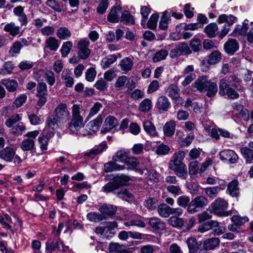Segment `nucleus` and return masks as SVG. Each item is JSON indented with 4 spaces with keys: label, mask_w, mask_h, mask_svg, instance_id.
<instances>
[{
    "label": "nucleus",
    "mask_w": 253,
    "mask_h": 253,
    "mask_svg": "<svg viewBox=\"0 0 253 253\" xmlns=\"http://www.w3.org/2000/svg\"><path fill=\"white\" fill-rule=\"evenodd\" d=\"M125 165L127 167V169H134L139 164L136 158L128 156L127 158L124 162Z\"/></svg>",
    "instance_id": "obj_52"
},
{
    "label": "nucleus",
    "mask_w": 253,
    "mask_h": 253,
    "mask_svg": "<svg viewBox=\"0 0 253 253\" xmlns=\"http://www.w3.org/2000/svg\"><path fill=\"white\" fill-rule=\"evenodd\" d=\"M20 148L23 151H30L35 149V141L32 138L24 139L20 144Z\"/></svg>",
    "instance_id": "obj_31"
},
{
    "label": "nucleus",
    "mask_w": 253,
    "mask_h": 253,
    "mask_svg": "<svg viewBox=\"0 0 253 253\" xmlns=\"http://www.w3.org/2000/svg\"><path fill=\"white\" fill-rule=\"evenodd\" d=\"M144 218L139 215H135L131 219L124 223V225L127 227L136 226L139 228H145L146 223L143 221Z\"/></svg>",
    "instance_id": "obj_18"
},
{
    "label": "nucleus",
    "mask_w": 253,
    "mask_h": 253,
    "mask_svg": "<svg viewBox=\"0 0 253 253\" xmlns=\"http://www.w3.org/2000/svg\"><path fill=\"white\" fill-rule=\"evenodd\" d=\"M148 223L152 228L157 232L164 230L166 227V223L160 218L156 217L150 218Z\"/></svg>",
    "instance_id": "obj_16"
},
{
    "label": "nucleus",
    "mask_w": 253,
    "mask_h": 253,
    "mask_svg": "<svg viewBox=\"0 0 253 253\" xmlns=\"http://www.w3.org/2000/svg\"><path fill=\"white\" fill-rule=\"evenodd\" d=\"M47 90L44 83H40L37 87L36 96L39 98L37 105L40 107L43 106L47 101Z\"/></svg>",
    "instance_id": "obj_9"
},
{
    "label": "nucleus",
    "mask_w": 253,
    "mask_h": 253,
    "mask_svg": "<svg viewBox=\"0 0 253 253\" xmlns=\"http://www.w3.org/2000/svg\"><path fill=\"white\" fill-rule=\"evenodd\" d=\"M118 226V223L116 221L108 222L105 224L104 226H100L96 228L95 233L100 236H104L106 238L109 237H112V230Z\"/></svg>",
    "instance_id": "obj_8"
},
{
    "label": "nucleus",
    "mask_w": 253,
    "mask_h": 253,
    "mask_svg": "<svg viewBox=\"0 0 253 253\" xmlns=\"http://www.w3.org/2000/svg\"><path fill=\"white\" fill-rule=\"evenodd\" d=\"M152 107L151 100L149 98L144 99L139 105V110L143 113H147Z\"/></svg>",
    "instance_id": "obj_43"
},
{
    "label": "nucleus",
    "mask_w": 253,
    "mask_h": 253,
    "mask_svg": "<svg viewBox=\"0 0 253 253\" xmlns=\"http://www.w3.org/2000/svg\"><path fill=\"white\" fill-rule=\"evenodd\" d=\"M191 53L192 51L187 44L180 43L170 50L169 56L171 58H175L177 56L190 54Z\"/></svg>",
    "instance_id": "obj_11"
},
{
    "label": "nucleus",
    "mask_w": 253,
    "mask_h": 253,
    "mask_svg": "<svg viewBox=\"0 0 253 253\" xmlns=\"http://www.w3.org/2000/svg\"><path fill=\"white\" fill-rule=\"evenodd\" d=\"M220 242L218 238H209L204 241L203 248L206 250H212L219 246Z\"/></svg>",
    "instance_id": "obj_23"
},
{
    "label": "nucleus",
    "mask_w": 253,
    "mask_h": 253,
    "mask_svg": "<svg viewBox=\"0 0 253 253\" xmlns=\"http://www.w3.org/2000/svg\"><path fill=\"white\" fill-rule=\"evenodd\" d=\"M121 20L126 23L133 24L134 23V19L128 11H124L121 15Z\"/></svg>",
    "instance_id": "obj_59"
},
{
    "label": "nucleus",
    "mask_w": 253,
    "mask_h": 253,
    "mask_svg": "<svg viewBox=\"0 0 253 253\" xmlns=\"http://www.w3.org/2000/svg\"><path fill=\"white\" fill-rule=\"evenodd\" d=\"M218 155L220 159L222 162L230 164H236L239 158L235 152L230 149L224 150L221 151Z\"/></svg>",
    "instance_id": "obj_10"
},
{
    "label": "nucleus",
    "mask_w": 253,
    "mask_h": 253,
    "mask_svg": "<svg viewBox=\"0 0 253 253\" xmlns=\"http://www.w3.org/2000/svg\"><path fill=\"white\" fill-rule=\"evenodd\" d=\"M168 55V51L166 49H161L156 52L154 55L152 60L155 63L165 60Z\"/></svg>",
    "instance_id": "obj_51"
},
{
    "label": "nucleus",
    "mask_w": 253,
    "mask_h": 253,
    "mask_svg": "<svg viewBox=\"0 0 253 253\" xmlns=\"http://www.w3.org/2000/svg\"><path fill=\"white\" fill-rule=\"evenodd\" d=\"M225 51L228 54L233 55L238 50L239 44L237 41L233 39H229L223 46Z\"/></svg>",
    "instance_id": "obj_14"
},
{
    "label": "nucleus",
    "mask_w": 253,
    "mask_h": 253,
    "mask_svg": "<svg viewBox=\"0 0 253 253\" xmlns=\"http://www.w3.org/2000/svg\"><path fill=\"white\" fill-rule=\"evenodd\" d=\"M195 87L201 92H207V95L211 97L217 91V86L215 83L208 80L207 76L199 78L195 83Z\"/></svg>",
    "instance_id": "obj_4"
},
{
    "label": "nucleus",
    "mask_w": 253,
    "mask_h": 253,
    "mask_svg": "<svg viewBox=\"0 0 253 253\" xmlns=\"http://www.w3.org/2000/svg\"><path fill=\"white\" fill-rule=\"evenodd\" d=\"M184 107L188 111L192 110L194 113L199 114L202 112L203 104L197 102H193L190 98H188Z\"/></svg>",
    "instance_id": "obj_17"
},
{
    "label": "nucleus",
    "mask_w": 253,
    "mask_h": 253,
    "mask_svg": "<svg viewBox=\"0 0 253 253\" xmlns=\"http://www.w3.org/2000/svg\"><path fill=\"white\" fill-rule=\"evenodd\" d=\"M241 80L237 75L226 77L220 80L219 93L221 95H227L231 99H236L239 97L238 91L242 90L241 85Z\"/></svg>",
    "instance_id": "obj_2"
},
{
    "label": "nucleus",
    "mask_w": 253,
    "mask_h": 253,
    "mask_svg": "<svg viewBox=\"0 0 253 253\" xmlns=\"http://www.w3.org/2000/svg\"><path fill=\"white\" fill-rule=\"evenodd\" d=\"M219 186L209 187L204 189L206 195L210 198L213 199L216 197L218 193L221 190Z\"/></svg>",
    "instance_id": "obj_47"
},
{
    "label": "nucleus",
    "mask_w": 253,
    "mask_h": 253,
    "mask_svg": "<svg viewBox=\"0 0 253 253\" xmlns=\"http://www.w3.org/2000/svg\"><path fill=\"white\" fill-rule=\"evenodd\" d=\"M238 185V182L236 180H232L228 185L227 191L232 197H237L239 194Z\"/></svg>",
    "instance_id": "obj_41"
},
{
    "label": "nucleus",
    "mask_w": 253,
    "mask_h": 253,
    "mask_svg": "<svg viewBox=\"0 0 253 253\" xmlns=\"http://www.w3.org/2000/svg\"><path fill=\"white\" fill-rule=\"evenodd\" d=\"M133 63L132 60L129 57H126L121 60L119 66L125 73L131 70Z\"/></svg>",
    "instance_id": "obj_38"
},
{
    "label": "nucleus",
    "mask_w": 253,
    "mask_h": 253,
    "mask_svg": "<svg viewBox=\"0 0 253 253\" xmlns=\"http://www.w3.org/2000/svg\"><path fill=\"white\" fill-rule=\"evenodd\" d=\"M63 225L62 223H59L58 224V228L56 229V227H53V232L55 235L54 241L50 243L49 246L47 247L48 248H50L51 250H55L59 249V236L61 233L62 229L63 228Z\"/></svg>",
    "instance_id": "obj_20"
},
{
    "label": "nucleus",
    "mask_w": 253,
    "mask_h": 253,
    "mask_svg": "<svg viewBox=\"0 0 253 253\" xmlns=\"http://www.w3.org/2000/svg\"><path fill=\"white\" fill-rule=\"evenodd\" d=\"M87 219L92 222H97L104 219V216L101 213L97 212L91 211L86 215Z\"/></svg>",
    "instance_id": "obj_49"
},
{
    "label": "nucleus",
    "mask_w": 253,
    "mask_h": 253,
    "mask_svg": "<svg viewBox=\"0 0 253 253\" xmlns=\"http://www.w3.org/2000/svg\"><path fill=\"white\" fill-rule=\"evenodd\" d=\"M24 7L18 6L13 9L14 14L18 17V21L21 26H26L28 24V18L24 12Z\"/></svg>",
    "instance_id": "obj_19"
},
{
    "label": "nucleus",
    "mask_w": 253,
    "mask_h": 253,
    "mask_svg": "<svg viewBox=\"0 0 253 253\" xmlns=\"http://www.w3.org/2000/svg\"><path fill=\"white\" fill-rule=\"evenodd\" d=\"M107 148V144L106 141H103L97 146H95L89 152L84 153V156L93 159L97 155L100 154Z\"/></svg>",
    "instance_id": "obj_15"
},
{
    "label": "nucleus",
    "mask_w": 253,
    "mask_h": 253,
    "mask_svg": "<svg viewBox=\"0 0 253 253\" xmlns=\"http://www.w3.org/2000/svg\"><path fill=\"white\" fill-rule=\"evenodd\" d=\"M190 253H196L198 250V245L196 239L194 237L187 239L186 241Z\"/></svg>",
    "instance_id": "obj_55"
},
{
    "label": "nucleus",
    "mask_w": 253,
    "mask_h": 253,
    "mask_svg": "<svg viewBox=\"0 0 253 253\" xmlns=\"http://www.w3.org/2000/svg\"><path fill=\"white\" fill-rule=\"evenodd\" d=\"M0 83L5 86L9 92L15 91L18 86L17 81L12 79H3L1 81Z\"/></svg>",
    "instance_id": "obj_36"
},
{
    "label": "nucleus",
    "mask_w": 253,
    "mask_h": 253,
    "mask_svg": "<svg viewBox=\"0 0 253 253\" xmlns=\"http://www.w3.org/2000/svg\"><path fill=\"white\" fill-rule=\"evenodd\" d=\"M130 154L128 149L123 148L118 150L112 157L115 162H124Z\"/></svg>",
    "instance_id": "obj_22"
},
{
    "label": "nucleus",
    "mask_w": 253,
    "mask_h": 253,
    "mask_svg": "<svg viewBox=\"0 0 253 253\" xmlns=\"http://www.w3.org/2000/svg\"><path fill=\"white\" fill-rule=\"evenodd\" d=\"M190 46L193 51H198L202 48L201 42L199 39L194 38L191 41Z\"/></svg>",
    "instance_id": "obj_63"
},
{
    "label": "nucleus",
    "mask_w": 253,
    "mask_h": 253,
    "mask_svg": "<svg viewBox=\"0 0 253 253\" xmlns=\"http://www.w3.org/2000/svg\"><path fill=\"white\" fill-rule=\"evenodd\" d=\"M118 121L114 116H109L105 120L102 127L101 129V132L105 133L110 131L112 129L117 126Z\"/></svg>",
    "instance_id": "obj_12"
},
{
    "label": "nucleus",
    "mask_w": 253,
    "mask_h": 253,
    "mask_svg": "<svg viewBox=\"0 0 253 253\" xmlns=\"http://www.w3.org/2000/svg\"><path fill=\"white\" fill-rule=\"evenodd\" d=\"M156 106L159 110L166 112L170 108V103L167 97L161 96L157 99Z\"/></svg>",
    "instance_id": "obj_24"
},
{
    "label": "nucleus",
    "mask_w": 253,
    "mask_h": 253,
    "mask_svg": "<svg viewBox=\"0 0 253 253\" xmlns=\"http://www.w3.org/2000/svg\"><path fill=\"white\" fill-rule=\"evenodd\" d=\"M208 200L203 196H198L193 199L187 209V211L194 214L199 211L208 204Z\"/></svg>",
    "instance_id": "obj_6"
},
{
    "label": "nucleus",
    "mask_w": 253,
    "mask_h": 253,
    "mask_svg": "<svg viewBox=\"0 0 253 253\" xmlns=\"http://www.w3.org/2000/svg\"><path fill=\"white\" fill-rule=\"evenodd\" d=\"M146 178L148 180L157 182L159 179V173L156 170L153 169H149V166L146 167V172H145Z\"/></svg>",
    "instance_id": "obj_44"
},
{
    "label": "nucleus",
    "mask_w": 253,
    "mask_h": 253,
    "mask_svg": "<svg viewBox=\"0 0 253 253\" xmlns=\"http://www.w3.org/2000/svg\"><path fill=\"white\" fill-rule=\"evenodd\" d=\"M117 57L115 55L109 56L106 58L103 59L101 62V65L104 69L108 68L111 64H113L117 60Z\"/></svg>",
    "instance_id": "obj_54"
},
{
    "label": "nucleus",
    "mask_w": 253,
    "mask_h": 253,
    "mask_svg": "<svg viewBox=\"0 0 253 253\" xmlns=\"http://www.w3.org/2000/svg\"><path fill=\"white\" fill-rule=\"evenodd\" d=\"M121 10L122 8L120 6L113 8L108 14V20L111 22H118L120 20Z\"/></svg>",
    "instance_id": "obj_26"
},
{
    "label": "nucleus",
    "mask_w": 253,
    "mask_h": 253,
    "mask_svg": "<svg viewBox=\"0 0 253 253\" xmlns=\"http://www.w3.org/2000/svg\"><path fill=\"white\" fill-rule=\"evenodd\" d=\"M185 156V153L183 151H178L174 153L171 159L169 162V166L174 165L175 164H183L182 161Z\"/></svg>",
    "instance_id": "obj_37"
},
{
    "label": "nucleus",
    "mask_w": 253,
    "mask_h": 253,
    "mask_svg": "<svg viewBox=\"0 0 253 253\" xmlns=\"http://www.w3.org/2000/svg\"><path fill=\"white\" fill-rule=\"evenodd\" d=\"M4 30L8 33L11 36L15 37L19 34L20 29L14 22H10L4 26Z\"/></svg>",
    "instance_id": "obj_33"
},
{
    "label": "nucleus",
    "mask_w": 253,
    "mask_h": 253,
    "mask_svg": "<svg viewBox=\"0 0 253 253\" xmlns=\"http://www.w3.org/2000/svg\"><path fill=\"white\" fill-rule=\"evenodd\" d=\"M176 123L174 121L171 120L165 124L163 127L164 134L167 137L172 136L175 130Z\"/></svg>",
    "instance_id": "obj_25"
},
{
    "label": "nucleus",
    "mask_w": 253,
    "mask_h": 253,
    "mask_svg": "<svg viewBox=\"0 0 253 253\" xmlns=\"http://www.w3.org/2000/svg\"><path fill=\"white\" fill-rule=\"evenodd\" d=\"M241 153L247 163H251L253 159V150L248 147H242L240 149Z\"/></svg>",
    "instance_id": "obj_45"
},
{
    "label": "nucleus",
    "mask_w": 253,
    "mask_h": 253,
    "mask_svg": "<svg viewBox=\"0 0 253 253\" xmlns=\"http://www.w3.org/2000/svg\"><path fill=\"white\" fill-rule=\"evenodd\" d=\"M166 93L172 99L178 98L180 94L178 87L174 84L169 85L167 89Z\"/></svg>",
    "instance_id": "obj_46"
},
{
    "label": "nucleus",
    "mask_w": 253,
    "mask_h": 253,
    "mask_svg": "<svg viewBox=\"0 0 253 253\" xmlns=\"http://www.w3.org/2000/svg\"><path fill=\"white\" fill-rule=\"evenodd\" d=\"M194 138L193 135H188L185 138L178 137V141L181 146L187 147L190 145Z\"/></svg>",
    "instance_id": "obj_58"
},
{
    "label": "nucleus",
    "mask_w": 253,
    "mask_h": 253,
    "mask_svg": "<svg viewBox=\"0 0 253 253\" xmlns=\"http://www.w3.org/2000/svg\"><path fill=\"white\" fill-rule=\"evenodd\" d=\"M171 18L170 13L168 10H165L161 18L159 23V28L163 30H166L168 27V24L170 23Z\"/></svg>",
    "instance_id": "obj_34"
},
{
    "label": "nucleus",
    "mask_w": 253,
    "mask_h": 253,
    "mask_svg": "<svg viewBox=\"0 0 253 253\" xmlns=\"http://www.w3.org/2000/svg\"><path fill=\"white\" fill-rule=\"evenodd\" d=\"M49 139L40 135L38 137V142L40 145V148L42 151H45L47 149Z\"/></svg>",
    "instance_id": "obj_62"
},
{
    "label": "nucleus",
    "mask_w": 253,
    "mask_h": 253,
    "mask_svg": "<svg viewBox=\"0 0 253 253\" xmlns=\"http://www.w3.org/2000/svg\"><path fill=\"white\" fill-rule=\"evenodd\" d=\"M46 47L52 51H56L59 46V42L54 37H50L45 41Z\"/></svg>",
    "instance_id": "obj_42"
},
{
    "label": "nucleus",
    "mask_w": 253,
    "mask_h": 253,
    "mask_svg": "<svg viewBox=\"0 0 253 253\" xmlns=\"http://www.w3.org/2000/svg\"><path fill=\"white\" fill-rule=\"evenodd\" d=\"M204 32L210 38L215 37L218 33V29L217 24L215 23H210L205 27Z\"/></svg>",
    "instance_id": "obj_30"
},
{
    "label": "nucleus",
    "mask_w": 253,
    "mask_h": 253,
    "mask_svg": "<svg viewBox=\"0 0 253 253\" xmlns=\"http://www.w3.org/2000/svg\"><path fill=\"white\" fill-rule=\"evenodd\" d=\"M221 59V52L218 50H215L209 54L207 61L210 65H215L220 62Z\"/></svg>",
    "instance_id": "obj_27"
},
{
    "label": "nucleus",
    "mask_w": 253,
    "mask_h": 253,
    "mask_svg": "<svg viewBox=\"0 0 253 253\" xmlns=\"http://www.w3.org/2000/svg\"><path fill=\"white\" fill-rule=\"evenodd\" d=\"M171 208L166 204H161L158 207V212L162 217L167 218L170 215Z\"/></svg>",
    "instance_id": "obj_39"
},
{
    "label": "nucleus",
    "mask_w": 253,
    "mask_h": 253,
    "mask_svg": "<svg viewBox=\"0 0 253 253\" xmlns=\"http://www.w3.org/2000/svg\"><path fill=\"white\" fill-rule=\"evenodd\" d=\"M102 105L99 102H96L90 110L89 113L86 117V120H88L94 115L97 114L100 109L102 108Z\"/></svg>",
    "instance_id": "obj_57"
},
{
    "label": "nucleus",
    "mask_w": 253,
    "mask_h": 253,
    "mask_svg": "<svg viewBox=\"0 0 253 253\" xmlns=\"http://www.w3.org/2000/svg\"><path fill=\"white\" fill-rule=\"evenodd\" d=\"M157 248L152 245L142 246L140 249V253H154Z\"/></svg>",
    "instance_id": "obj_64"
},
{
    "label": "nucleus",
    "mask_w": 253,
    "mask_h": 253,
    "mask_svg": "<svg viewBox=\"0 0 253 253\" xmlns=\"http://www.w3.org/2000/svg\"><path fill=\"white\" fill-rule=\"evenodd\" d=\"M168 221L169 225L176 228L181 227L184 223V219L182 218L176 216H171Z\"/></svg>",
    "instance_id": "obj_53"
},
{
    "label": "nucleus",
    "mask_w": 253,
    "mask_h": 253,
    "mask_svg": "<svg viewBox=\"0 0 253 253\" xmlns=\"http://www.w3.org/2000/svg\"><path fill=\"white\" fill-rule=\"evenodd\" d=\"M129 180L128 176L123 174L117 175L113 179V181L117 185L118 188L120 186L125 185Z\"/></svg>",
    "instance_id": "obj_48"
},
{
    "label": "nucleus",
    "mask_w": 253,
    "mask_h": 253,
    "mask_svg": "<svg viewBox=\"0 0 253 253\" xmlns=\"http://www.w3.org/2000/svg\"><path fill=\"white\" fill-rule=\"evenodd\" d=\"M159 15L157 13H154L151 15L147 23V27L150 29H154L157 27Z\"/></svg>",
    "instance_id": "obj_60"
},
{
    "label": "nucleus",
    "mask_w": 253,
    "mask_h": 253,
    "mask_svg": "<svg viewBox=\"0 0 253 253\" xmlns=\"http://www.w3.org/2000/svg\"><path fill=\"white\" fill-rule=\"evenodd\" d=\"M129 237L134 239H144L150 241L153 238V236L149 234H143L137 232L129 231Z\"/></svg>",
    "instance_id": "obj_50"
},
{
    "label": "nucleus",
    "mask_w": 253,
    "mask_h": 253,
    "mask_svg": "<svg viewBox=\"0 0 253 253\" xmlns=\"http://www.w3.org/2000/svg\"><path fill=\"white\" fill-rule=\"evenodd\" d=\"M80 107L75 104L72 107L73 119L69 125L68 130L70 133L79 134L82 136H88L94 134L101 126L103 118L99 115L95 119L90 121L82 128L83 117L80 115Z\"/></svg>",
    "instance_id": "obj_1"
},
{
    "label": "nucleus",
    "mask_w": 253,
    "mask_h": 253,
    "mask_svg": "<svg viewBox=\"0 0 253 253\" xmlns=\"http://www.w3.org/2000/svg\"><path fill=\"white\" fill-rule=\"evenodd\" d=\"M15 154V150L12 148L7 147L0 152V158L6 162H11Z\"/></svg>",
    "instance_id": "obj_21"
},
{
    "label": "nucleus",
    "mask_w": 253,
    "mask_h": 253,
    "mask_svg": "<svg viewBox=\"0 0 253 253\" xmlns=\"http://www.w3.org/2000/svg\"><path fill=\"white\" fill-rule=\"evenodd\" d=\"M143 127L146 132L152 137H155L158 135L154 125L150 121H146L143 122Z\"/></svg>",
    "instance_id": "obj_29"
},
{
    "label": "nucleus",
    "mask_w": 253,
    "mask_h": 253,
    "mask_svg": "<svg viewBox=\"0 0 253 253\" xmlns=\"http://www.w3.org/2000/svg\"><path fill=\"white\" fill-rule=\"evenodd\" d=\"M99 211L104 216V219L106 215H111L116 211V207L111 205L104 204L99 208Z\"/></svg>",
    "instance_id": "obj_32"
},
{
    "label": "nucleus",
    "mask_w": 253,
    "mask_h": 253,
    "mask_svg": "<svg viewBox=\"0 0 253 253\" xmlns=\"http://www.w3.org/2000/svg\"><path fill=\"white\" fill-rule=\"evenodd\" d=\"M169 168L174 171L175 174L182 179H185L188 176L187 169L184 164H175L169 166Z\"/></svg>",
    "instance_id": "obj_13"
},
{
    "label": "nucleus",
    "mask_w": 253,
    "mask_h": 253,
    "mask_svg": "<svg viewBox=\"0 0 253 253\" xmlns=\"http://www.w3.org/2000/svg\"><path fill=\"white\" fill-rule=\"evenodd\" d=\"M190 202L189 197L186 195L180 196L177 199V204L183 208H187Z\"/></svg>",
    "instance_id": "obj_56"
},
{
    "label": "nucleus",
    "mask_w": 253,
    "mask_h": 253,
    "mask_svg": "<svg viewBox=\"0 0 253 253\" xmlns=\"http://www.w3.org/2000/svg\"><path fill=\"white\" fill-rule=\"evenodd\" d=\"M217 21L219 23H222L226 22L228 26L232 25L234 23L237 21L236 17L233 15H227L225 14H221L219 16Z\"/></svg>",
    "instance_id": "obj_35"
},
{
    "label": "nucleus",
    "mask_w": 253,
    "mask_h": 253,
    "mask_svg": "<svg viewBox=\"0 0 253 253\" xmlns=\"http://www.w3.org/2000/svg\"><path fill=\"white\" fill-rule=\"evenodd\" d=\"M108 250L109 253H128L124 246L117 243H110Z\"/></svg>",
    "instance_id": "obj_28"
},
{
    "label": "nucleus",
    "mask_w": 253,
    "mask_h": 253,
    "mask_svg": "<svg viewBox=\"0 0 253 253\" xmlns=\"http://www.w3.org/2000/svg\"><path fill=\"white\" fill-rule=\"evenodd\" d=\"M63 118V105L60 104L54 110L53 115L47 118L45 127L41 135L50 139L55 134V129L59 127Z\"/></svg>",
    "instance_id": "obj_3"
},
{
    "label": "nucleus",
    "mask_w": 253,
    "mask_h": 253,
    "mask_svg": "<svg viewBox=\"0 0 253 253\" xmlns=\"http://www.w3.org/2000/svg\"><path fill=\"white\" fill-rule=\"evenodd\" d=\"M89 45L90 42L87 39H81L78 42V55L80 58L86 59L89 57L91 54V50L89 48Z\"/></svg>",
    "instance_id": "obj_7"
},
{
    "label": "nucleus",
    "mask_w": 253,
    "mask_h": 253,
    "mask_svg": "<svg viewBox=\"0 0 253 253\" xmlns=\"http://www.w3.org/2000/svg\"><path fill=\"white\" fill-rule=\"evenodd\" d=\"M211 225L212 227L211 229L212 230L214 235H219L225 232L226 228L223 226L221 223L216 221L211 220Z\"/></svg>",
    "instance_id": "obj_40"
},
{
    "label": "nucleus",
    "mask_w": 253,
    "mask_h": 253,
    "mask_svg": "<svg viewBox=\"0 0 253 253\" xmlns=\"http://www.w3.org/2000/svg\"><path fill=\"white\" fill-rule=\"evenodd\" d=\"M21 120V117L19 114H14L10 117L6 122L5 125L8 127H12L17 122L20 121Z\"/></svg>",
    "instance_id": "obj_61"
},
{
    "label": "nucleus",
    "mask_w": 253,
    "mask_h": 253,
    "mask_svg": "<svg viewBox=\"0 0 253 253\" xmlns=\"http://www.w3.org/2000/svg\"><path fill=\"white\" fill-rule=\"evenodd\" d=\"M228 207V202L224 199L218 198L211 204L209 210L218 216H227L231 213L230 211H227Z\"/></svg>",
    "instance_id": "obj_5"
}]
</instances>
